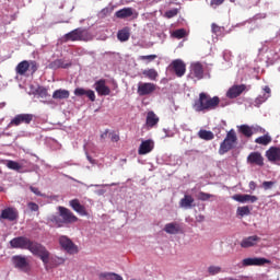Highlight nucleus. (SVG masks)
<instances>
[{
  "mask_svg": "<svg viewBox=\"0 0 280 280\" xmlns=\"http://www.w3.org/2000/svg\"><path fill=\"white\" fill-rule=\"evenodd\" d=\"M198 137L199 139H203V141H213V139H215V136L211 131L206 129L199 130Z\"/></svg>",
  "mask_w": 280,
  "mask_h": 280,
  "instance_id": "30",
  "label": "nucleus"
},
{
  "mask_svg": "<svg viewBox=\"0 0 280 280\" xmlns=\"http://www.w3.org/2000/svg\"><path fill=\"white\" fill-rule=\"evenodd\" d=\"M179 207L183 209H191V207H194V197H191V195H185L179 201Z\"/></svg>",
  "mask_w": 280,
  "mask_h": 280,
  "instance_id": "26",
  "label": "nucleus"
},
{
  "mask_svg": "<svg viewBox=\"0 0 280 280\" xmlns=\"http://www.w3.org/2000/svg\"><path fill=\"white\" fill-rule=\"evenodd\" d=\"M247 163H249V165H257L258 167H264V155H261L259 152H252L247 156Z\"/></svg>",
  "mask_w": 280,
  "mask_h": 280,
  "instance_id": "20",
  "label": "nucleus"
},
{
  "mask_svg": "<svg viewBox=\"0 0 280 280\" xmlns=\"http://www.w3.org/2000/svg\"><path fill=\"white\" fill-rule=\"evenodd\" d=\"M89 90H84L83 88H77L74 90V95H77V97H82V95H86V92Z\"/></svg>",
  "mask_w": 280,
  "mask_h": 280,
  "instance_id": "43",
  "label": "nucleus"
},
{
  "mask_svg": "<svg viewBox=\"0 0 280 280\" xmlns=\"http://www.w3.org/2000/svg\"><path fill=\"white\" fill-rule=\"evenodd\" d=\"M156 91V84L152 82H139L137 93L140 97H144L145 95H152Z\"/></svg>",
  "mask_w": 280,
  "mask_h": 280,
  "instance_id": "6",
  "label": "nucleus"
},
{
  "mask_svg": "<svg viewBox=\"0 0 280 280\" xmlns=\"http://www.w3.org/2000/svg\"><path fill=\"white\" fill-rule=\"evenodd\" d=\"M0 191H3V188H2V187H0Z\"/></svg>",
  "mask_w": 280,
  "mask_h": 280,
  "instance_id": "56",
  "label": "nucleus"
},
{
  "mask_svg": "<svg viewBox=\"0 0 280 280\" xmlns=\"http://www.w3.org/2000/svg\"><path fill=\"white\" fill-rule=\"evenodd\" d=\"M9 244L11 248L30 250V253H32V255H34L35 257H39V259L43 261L44 266H46L47 269V264H49V257L51 254L43 244L36 241H32L27 236L14 237L9 242Z\"/></svg>",
  "mask_w": 280,
  "mask_h": 280,
  "instance_id": "1",
  "label": "nucleus"
},
{
  "mask_svg": "<svg viewBox=\"0 0 280 280\" xmlns=\"http://www.w3.org/2000/svg\"><path fill=\"white\" fill-rule=\"evenodd\" d=\"M142 74L144 78H148V80H152L153 82H156L159 79V72L154 68L143 70Z\"/></svg>",
  "mask_w": 280,
  "mask_h": 280,
  "instance_id": "28",
  "label": "nucleus"
},
{
  "mask_svg": "<svg viewBox=\"0 0 280 280\" xmlns=\"http://www.w3.org/2000/svg\"><path fill=\"white\" fill-rule=\"evenodd\" d=\"M86 34V30L79 27L67 33L63 38L66 42L71 40L72 43H75V40H85Z\"/></svg>",
  "mask_w": 280,
  "mask_h": 280,
  "instance_id": "7",
  "label": "nucleus"
},
{
  "mask_svg": "<svg viewBox=\"0 0 280 280\" xmlns=\"http://www.w3.org/2000/svg\"><path fill=\"white\" fill-rule=\"evenodd\" d=\"M30 190L35 194V196H45L43 195V192H40V190L37 187L31 186Z\"/></svg>",
  "mask_w": 280,
  "mask_h": 280,
  "instance_id": "47",
  "label": "nucleus"
},
{
  "mask_svg": "<svg viewBox=\"0 0 280 280\" xmlns=\"http://www.w3.org/2000/svg\"><path fill=\"white\" fill-rule=\"evenodd\" d=\"M100 279H105V280H124L121 276L115 272H103L100 273Z\"/></svg>",
  "mask_w": 280,
  "mask_h": 280,
  "instance_id": "32",
  "label": "nucleus"
},
{
  "mask_svg": "<svg viewBox=\"0 0 280 280\" xmlns=\"http://www.w3.org/2000/svg\"><path fill=\"white\" fill-rule=\"evenodd\" d=\"M88 160L90 161V163H93V158H91L90 155H88Z\"/></svg>",
  "mask_w": 280,
  "mask_h": 280,
  "instance_id": "55",
  "label": "nucleus"
},
{
  "mask_svg": "<svg viewBox=\"0 0 280 280\" xmlns=\"http://www.w3.org/2000/svg\"><path fill=\"white\" fill-rule=\"evenodd\" d=\"M32 121H34V114H19L10 121L9 126L30 125Z\"/></svg>",
  "mask_w": 280,
  "mask_h": 280,
  "instance_id": "10",
  "label": "nucleus"
},
{
  "mask_svg": "<svg viewBox=\"0 0 280 280\" xmlns=\"http://www.w3.org/2000/svg\"><path fill=\"white\" fill-rule=\"evenodd\" d=\"M236 213L241 218H244V215H250V207L248 206L238 207L236 210Z\"/></svg>",
  "mask_w": 280,
  "mask_h": 280,
  "instance_id": "35",
  "label": "nucleus"
},
{
  "mask_svg": "<svg viewBox=\"0 0 280 280\" xmlns=\"http://www.w3.org/2000/svg\"><path fill=\"white\" fill-rule=\"evenodd\" d=\"M210 198H213V195H211L209 192L200 191L198 194V200H202L203 202L209 200Z\"/></svg>",
  "mask_w": 280,
  "mask_h": 280,
  "instance_id": "40",
  "label": "nucleus"
},
{
  "mask_svg": "<svg viewBox=\"0 0 280 280\" xmlns=\"http://www.w3.org/2000/svg\"><path fill=\"white\" fill-rule=\"evenodd\" d=\"M208 272H209V275H211V276L220 275V272H222V267L210 266V267L208 268Z\"/></svg>",
  "mask_w": 280,
  "mask_h": 280,
  "instance_id": "39",
  "label": "nucleus"
},
{
  "mask_svg": "<svg viewBox=\"0 0 280 280\" xmlns=\"http://www.w3.org/2000/svg\"><path fill=\"white\" fill-rule=\"evenodd\" d=\"M86 97H89V100L91 102H95V92L93 90H88V92L85 93Z\"/></svg>",
  "mask_w": 280,
  "mask_h": 280,
  "instance_id": "46",
  "label": "nucleus"
},
{
  "mask_svg": "<svg viewBox=\"0 0 280 280\" xmlns=\"http://www.w3.org/2000/svg\"><path fill=\"white\" fill-rule=\"evenodd\" d=\"M264 91L266 94L256 98L257 104H262V102H266V100L270 97V89L268 86H265Z\"/></svg>",
  "mask_w": 280,
  "mask_h": 280,
  "instance_id": "36",
  "label": "nucleus"
},
{
  "mask_svg": "<svg viewBox=\"0 0 280 280\" xmlns=\"http://www.w3.org/2000/svg\"><path fill=\"white\" fill-rule=\"evenodd\" d=\"M272 142V138L267 133L255 139V143L258 145H268Z\"/></svg>",
  "mask_w": 280,
  "mask_h": 280,
  "instance_id": "34",
  "label": "nucleus"
},
{
  "mask_svg": "<svg viewBox=\"0 0 280 280\" xmlns=\"http://www.w3.org/2000/svg\"><path fill=\"white\" fill-rule=\"evenodd\" d=\"M28 70H30V61L27 60L21 61L15 68V71L19 75H25V73H27Z\"/></svg>",
  "mask_w": 280,
  "mask_h": 280,
  "instance_id": "27",
  "label": "nucleus"
},
{
  "mask_svg": "<svg viewBox=\"0 0 280 280\" xmlns=\"http://www.w3.org/2000/svg\"><path fill=\"white\" fill-rule=\"evenodd\" d=\"M244 91H246V84L233 85L228 90L226 97H229V100H235L240 97Z\"/></svg>",
  "mask_w": 280,
  "mask_h": 280,
  "instance_id": "16",
  "label": "nucleus"
},
{
  "mask_svg": "<svg viewBox=\"0 0 280 280\" xmlns=\"http://www.w3.org/2000/svg\"><path fill=\"white\" fill-rule=\"evenodd\" d=\"M237 130L243 137H246V139H250L253 135H257L258 130H261L260 127H255V126H248V125H241L237 126Z\"/></svg>",
  "mask_w": 280,
  "mask_h": 280,
  "instance_id": "13",
  "label": "nucleus"
},
{
  "mask_svg": "<svg viewBox=\"0 0 280 280\" xmlns=\"http://www.w3.org/2000/svg\"><path fill=\"white\" fill-rule=\"evenodd\" d=\"M94 89L97 95L106 96L110 95V88L106 85V80L101 79L94 83Z\"/></svg>",
  "mask_w": 280,
  "mask_h": 280,
  "instance_id": "15",
  "label": "nucleus"
},
{
  "mask_svg": "<svg viewBox=\"0 0 280 280\" xmlns=\"http://www.w3.org/2000/svg\"><path fill=\"white\" fill-rule=\"evenodd\" d=\"M189 78H191V80H194V78L195 80H202L205 78V67L200 61L190 65Z\"/></svg>",
  "mask_w": 280,
  "mask_h": 280,
  "instance_id": "9",
  "label": "nucleus"
},
{
  "mask_svg": "<svg viewBox=\"0 0 280 280\" xmlns=\"http://www.w3.org/2000/svg\"><path fill=\"white\" fill-rule=\"evenodd\" d=\"M275 187V182H264L262 183V188L268 191V189H272Z\"/></svg>",
  "mask_w": 280,
  "mask_h": 280,
  "instance_id": "44",
  "label": "nucleus"
},
{
  "mask_svg": "<svg viewBox=\"0 0 280 280\" xmlns=\"http://www.w3.org/2000/svg\"><path fill=\"white\" fill-rule=\"evenodd\" d=\"M235 148H237V133L234 129H231L226 132L224 140L220 143L219 154H226V152H231V150H235Z\"/></svg>",
  "mask_w": 280,
  "mask_h": 280,
  "instance_id": "4",
  "label": "nucleus"
},
{
  "mask_svg": "<svg viewBox=\"0 0 280 280\" xmlns=\"http://www.w3.org/2000/svg\"><path fill=\"white\" fill-rule=\"evenodd\" d=\"M69 90H56L54 93H52V98L54 100H69Z\"/></svg>",
  "mask_w": 280,
  "mask_h": 280,
  "instance_id": "29",
  "label": "nucleus"
},
{
  "mask_svg": "<svg viewBox=\"0 0 280 280\" xmlns=\"http://www.w3.org/2000/svg\"><path fill=\"white\" fill-rule=\"evenodd\" d=\"M224 3V0H211L210 5H222Z\"/></svg>",
  "mask_w": 280,
  "mask_h": 280,
  "instance_id": "50",
  "label": "nucleus"
},
{
  "mask_svg": "<svg viewBox=\"0 0 280 280\" xmlns=\"http://www.w3.org/2000/svg\"><path fill=\"white\" fill-rule=\"evenodd\" d=\"M249 189L250 191H255V189H257V184L255 182H249Z\"/></svg>",
  "mask_w": 280,
  "mask_h": 280,
  "instance_id": "52",
  "label": "nucleus"
},
{
  "mask_svg": "<svg viewBox=\"0 0 280 280\" xmlns=\"http://www.w3.org/2000/svg\"><path fill=\"white\" fill-rule=\"evenodd\" d=\"M70 207L79 213V215H89V212L86 211V208L80 203V200L78 199H72L70 200Z\"/></svg>",
  "mask_w": 280,
  "mask_h": 280,
  "instance_id": "22",
  "label": "nucleus"
},
{
  "mask_svg": "<svg viewBox=\"0 0 280 280\" xmlns=\"http://www.w3.org/2000/svg\"><path fill=\"white\" fill-rule=\"evenodd\" d=\"M7 167L9 170H14L15 172H19L20 170H22L23 166H21V164H19V162L10 160L7 163Z\"/></svg>",
  "mask_w": 280,
  "mask_h": 280,
  "instance_id": "37",
  "label": "nucleus"
},
{
  "mask_svg": "<svg viewBox=\"0 0 280 280\" xmlns=\"http://www.w3.org/2000/svg\"><path fill=\"white\" fill-rule=\"evenodd\" d=\"M28 209L31 211H38V205L35 202H28Z\"/></svg>",
  "mask_w": 280,
  "mask_h": 280,
  "instance_id": "48",
  "label": "nucleus"
},
{
  "mask_svg": "<svg viewBox=\"0 0 280 280\" xmlns=\"http://www.w3.org/2000/svg\"><path fill=\"white\" fill-rule=\"evenodd\" d=\"M117 38L120 43H126V40L130 39V31L128 28L118 31Z\"/></svg>",
  "mask_w": 280,
  "mask_h": 280,
  "instance_id": "33",
  "label": "nucleus"
},
{
  "mask_svg": "<svg viewBox=\"0 0 280 280\" xmlns=\"http://www.w3.org/2000/svg\"><path fill=\"white\" fill-rule=\"evenodd\" d=\"M12 261L15 268L22 270V272H30L31 267L25 256H13Z\"/></svg>",
  "mask_w": 280,
  "mask_h": 280,
  "instance_id": "11",
  "label": "nucleus"
},
{
  "mask_svg": "<svg viewBox=\"0 0 280 280\" xmlns=\"http://www.w3.org/2000/svg\"><path fill=\"white\" fill-rule=\"evenodd\" d=\"M156 55H147V56H139L138 60H148V62H152V60H156Z\"/></svg>",
  "mask_w": 280,
  "mask_h": 280,
  "instance_id": "42",
  "label": "nucleus"
},
{
  "mask_svg": "<svg viewBox=\"0 0 280 280\" xmlns=\"http://www.w3.org/2000/svg\"><path fill=\"white\" fill-rule=\"evenodd\" d=\"M154 150V141L153 140H144L141 142L139 149H138V154L140 156H143L145 154H150Z\"/></svg>",
  "mask_w": 280,
  "mask_h": 280,
  "instance_id": "18",
  "label": "nucleus"
},
{
  "mask_svg": "<svg viewBox=\"0 0 280 280\" xmlns=\"http://www.w3.org/2000/svg\"><path fill=\"white\" fill-rule=\"evenodd\" d=\"M171 71H174L177 78H183L187 72V66L180 59H175L170 65Z\"/></svg>",
  "mask_w": 280,
  "mask_h": 280,
  "instance_id": "8",
  "label": "nucleus"
},
{
  "mask_svg": "<svg viewBox=\"0 0 280 280\" xmlns=\"http://www.w3.org/2000/svg\"><path fill=\"white\" fill-rule=\"evenodd\" d=\"M31 66H32L31 69L33 71V73H35V71H38V66L36 65V61H32Z\"/></svg>",
  "mask_w": 280,
  "mask_h": 280,
  "instance_id": "51",
  "label": "nucleus"
},
{
  "mask_svg": "<svg viewBox=\"0 0 280 280\" xmlns=\"http://www.w3.org/2000/svg\"><path fill=\"white\" fill-rule=\"evenodd\" d=\"M59 215L52 214L49 220L52 224L57 225L58 229L65 226V224H75L78 222V218L75 214L68 208L62 206L58 207Z\"/></svg>",
  "mask_w": 280,
  "mask_h": 280,
  "instance_id": "3",
  "label": "nucleus"
},
{
  "mask_svg": "<svg viewBox=\"0 0 280 280\" xmlns=\"http://www.w3.org/2000/svg\"><path fill=\"white\" fill-rule=\"evenodd\" d=\"M19 219V212L14 208H7L2 210L0 214V220H9V222H14Z\"/></svg>",
  "mask_w": 280,
  "mask_h": 280,
  "instance_id": "19",
  "label": "nucleus"
},
{
  "mask_svg": "<svg viewBox=\"0 0 280 280\" xmlns=\"http://www.w3.org/2000/svg\"><path fill=\"white\" fill-rule=\"evenodd\" d=\"M113 12V8H104L101 12H100V14H101V16H108V14H110Z\"/></svg>",
  "mask_w": 280,
  "mask_h": 280,
  "instance_id": "45",
  "label": "nucleus"
},
{
  "mask_svg": "<svg viewBox=\"0 0 280 280\" xmlns=\"http://www.w3.org/2000/svg\"><path fill=\"white\" fill-rule=\"evenodd\" d=\"M211 30H212V33H213V34H219V32H220V26H218V24H215V23H212Z\"/></svg>",
  "mask_w": 280,
  "mask_h": 280,
  "instance_id": "49",
  "label": "nucleus"
},
{
  "mask_svg": "<svg viewBox=\"0 0 280 280\" xmlns=\"http://www.w3.org/2000/svg\"><path fill=\"white\" fill-rule=\"evenodd\" d=\"M112 140L113 141H119V136H117V135L113 136Z\"/></svg>",
  "mask_w": 280,
  "mask_h": 280,
  "instance_id": "54",
  "label": "nucleus"
},
{
  "mask_svg": "<svg viewBox=\"0 0 280 280\" xmlns=\"http://www.w3.org/2000/svg\"><path fill=\"white\" fill-rule=\"evenodd\" d=\"M220 106V97L213 96L201 92L199 97L195 100L192 108L196 113H209V110H215Z\"/></svg>",
  "mask_w": 280,
  "mask_h": 280,
  "instance_id": "2",
  "label": "nucleus"
},
{
  "mask_svg": "<svg viewBox=\"0 0 280 280\" xmlns=\"http://www.w3.org/2000/svg\"><path fill=\"white\" fill-rule=\"evenodd\" d=\"M265 156L270 163H280V147H270L266 151Z\"/></svg>",
  "mask_w": 280,
  "mask_h": 280,
  "instance_id": "14",
  "label": "nucleus"
},
{
  "mask_svg": "<svg viewBox=\"0 0 280 280\" xmlns=\"http://www.w3.org/2000/svg\"><path fill=\"white\" fill-rule=\"evenodd\" d=\"M261 242V237L257 235L248 236L242 240L241 247L242 248H253V246H257Z\"/></svg>",
  "mask_w": 280,
  "mask_h": 280,
  "instance_id": "21",
  "label": "nucleus"
},
{
  "mask_svg": "<svg viewBox=\"0 0 280 280\" xmlns=\"http://www.w3.org/2000/svg\"><path fill=\"white\" fill-rule=\"evenodd\" d=\"M69 66H70L69 63H65V60L57 59L49 63V69H67V67Z\"/></svg>",
  "mask_w": 280,
  "mask_h": 280,
  "instance_id": "31",
  "label": "nucleus"
},
{
  "mask_svg": "<svg viewBox=\"0 0 280 280\" xmlns=\"http://www.w3.org/2000/svg\"><path fill=\"white\" fill-rule=\"evenodd\" d=\"M187 34V32L184 28H179L173 32L172 37L173 38H185V35Z\"/></svg>",
  "mask_w": 280,
  "mask_h": 280,
  "instance_id": "38",
  "label": "nucleus"
},
{
  "mask_svg": "<svg viewBox=\"0 0 280 280\" xmlns=\"http://www.w3.org/2000/svg\"><path fill=\"white\" fill-rule=\"evenodd\" d=\"M160 118L156 116L154 112H148L147 114V120H145V126L147 128H154L155 126L159 125Z\"/></svg>",
  "mask_w": 280,
  "mask_h": 280,
  "instance_id": "23",
  "label": "nucleus"
},
{
  "mask_svg": "<svg viewBox=\"0 0 280 280\" xmlns=\"http://www.w3.org/2000/svg\"><path fill=\"white\" fill-rule=\"evenodd\" d=\"M266 264H271L270 259L268 258H244L242 260V267L248 268L249 266H266Z\"/></svg>",
  "mask_w": 280,
  "mask_h": 280,
  "instance_id": "12",
  "label": "nucleus"
},
{
  "mask_svg": "<svg viewBox=\"0 0 280 280\" xmlns=\"http://www.w3.org/2000/svg\"><path fill=\"white\" fill-rule=\"evenodd\" d=\"M107 136H108V130H106L104 133L101 135V139H104Z\"/></svg>",
  "mask_w": 280,
  "mask_h": 280,
  "instance_id": "53",
  "label": "nucleus"
},
{
  "mask_svg": "<svg viewBox=\"0 0 280 280\" xmlns=\"http://www.w3.org/2000/svg\"><path fill=\"white\" fill-rule=\"evenodd\" d=\"M165 233H168V235H178L180 233V225L176 222L167 223L164 226Z\"/></svg>",
  "mask_w": 280,
  "mask_h": 280,
  "instance_id": "24",
  "label": "nucleus"
},
{
  "mask_svg": "<svg viewBox=\"0 0 280 280\" xmlns=\"http://www.w3.org/2000/svg\"><path fill=\"white\" fill-rule=\"evenodd\" d=\"M232 200H235L236 202H241L242 205L246 202H250L252 205L257 202L259 198L255 195H242V194H236L232 196Z\"/></svg>",
  "mask_w": 280,
  "mask_h": 280,
  "instance_id": "17",
  "label": "nucleus"
},
{
  "mask_svg": "<svg viewBox=\"0 0 280 280\" xmlns=\"http://www.w3.org/2000/svg\"><path fill=\"white\" fill-rule=\"evenodd\" d=\"M59 245L61 246L62 250L68 253V255H78L80 252L78 245L73 244V241H71V238H69L67 235L59 237Z\"/></svg>",
  "mask_w": 280,
  "mask_h": 280,
  "instance_id": "5",
  "label": "nucleus"
},
{
  "mask_svg": "<svg viewBox=\"0 0 280 280\" xmlns=\"http://www.w3.org/2000/svg\"><path fill=\"white\" fill-rule=\"evenodd\" d=\"M178 15V9H172L165 12L166 19H174V16Z\"/></svg>",
  "mask_w": 280,
  "mask_h": 280,
  "instance_id": "41",
  "label": "nucleus"
},
{
  "mask_svg": "<svg viewBox=\"0 0 280 280\" xmlns=\"http://www.w3.org/2000/svg\"><path fill=\"white\" fill-rule=\"evenodd\" d=\"M132 14H133L132 8H124V9L118 10L115 13V18L116 19H130V16H132Z\"/></svg>",
  "mask_w": 280,
  "mask_h": 280,
  "instance_id": "25",
  "label": "nucleus"
}]
</instances>
